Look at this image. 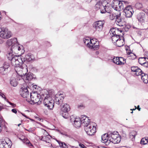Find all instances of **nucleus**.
<instances>
[{"mask_svg": "<svg viewBox=\"0 0 148 148\" xmlns=\"http://www.w3.org/2000/svg\"><path fill=\"white\" fill-rule=\"evenodd\" d=\"M30 97L32 102L35 101L38 102H51L53 100L49 95L42 94L41 95H38L37 92H34L32 93H30Z\"/></svg>", "mask_w": 148, "mask_h": 148, "instance_id": "1", "label": "nucleus"}, {"mask_svg": "<svg viewBox=\"0 0 148 148\" xmlns=\"http://www.w3.org/2000/svg\"><path fill=\"white\" fill-rule=\"evenodd\" d=\"M97 2L95 5V8L97 10L99 9L101 13H105L108 12L107 10L108 9L110 4L106 0H97Z\"/></svg>", "mask_w": 148, "mask_h": 148, "instance_id": "2", "label": "nucleus"}, {"mask_svg": "<svg viewBox=\"0 0 148 148\" xmlns=\"http://www.w3.org/2000/svg\"><path fill=\"white\" fill-rule=\"evenodd\" d=\"M128 4V2L127 1L114 0L112 3V6L115 10L120 11L124 9V6Z\"/></svg>", "mask_w": 148, "mask_h": 148, "instance_id": "3", "label": "nucleus"}, {"mask_svg": "<svg viewBox=\"0 0 148 148\" xmlns=\"http://www.w3.org/2000/svg\"><path fill=\"white\" fill-rule=\"evenodd\" d=\"M122 32V30L116 28H113L110 29L109 32L112 36V40L114 43L121 37L120 36Z\"/></svg>", "mask_w": 148, "mask_h": 148, "instance_id": "4", "label": "nucleus"}, {"mask_svg": "<svg viewBox=\"0 0 148 148\" xmlns=\"http://www.w3.org/2000/svg\"><path fill=\"white\" fill-rule=\"evenodd\" d=\"M95 124L94 123L91 122L88 126L85 127V130L88 135L92 136L96 132Z\"/></svg>", "mask_w": 148, "mask_h": 148, "instance_id": "5", "label": "nucleus"}, {"mask_svg": "<svg viewBox=\"0 0 148 148\" xmlns=\"http://www.w3.org/2000/svg\"><path fill=\"white\" fill-rule=\"evenodd\" d=\"M12 36L11 31L6 28L1 27L0 28V37L4 39H8Z\"/></svg>", "mask_w": 148, "mask_h": 148, "instance_id": "6", "label": "nucleus"}, {"mask_svg": "<svg viewBox=\"0 0 148 148\" xmlns=\"http://www.w3.org/2000/svg\"><path fill=\"white\" fill-rule=\"evenodd\" d=\"M116 133H118L117 132H114L113 133H110L109 135V139H110V143L112 142L114 144L119 143L121 140V137L119 136L118 134H116Z\"/></svg>", "mask_w": 148, "mask_h": 148, "instance_id": "7", "label": "nucleus"}, {"mask_svg": "<svg viewBox=\"0 0 148 148\" xmlns=\"http://www.w3.org/2000/svg\"><path fill=\"white\" fill-rule=\"evenodd\" d=\"M10 60L11 61L13 65H14L15 66L20 65L23 64L21 56H14L13 57L11 58Z\"/></svg>", "mask_w": 148, "mask_h": 148, "instance_id": "8", "label": "nucleus"}, {"mask_svg": "<svg viewBox=\"0 0 148 148\" xmlns=\"http://www.w3.org/2000/svg\"><path fill=\"white\" fill-rule=\"evenodd\" d=\"M104 21H98L94 23L93 27L96 31H101L103 27Z\"/></svg>", "mask_w": 148, "mask_h": 148, "instance_id": "9", "label": "nucleus"}, {"mask_svg": "<svg viewBox=\"0 0 148 148\" xmlns=\"http://www.w3.org/2000/svg\"><path fill=\"white\" fill-rule=\"evenodd\" d=\"M15 69L17 73L20 76H23L26 73L27 69L26 68H23L21 64L15 66Z\"/></svg>", "mask_w": 148, "mask_h": 148, "instance_id": "10", "label": "nucleus"}, {"mask_svg": "<svg viewBox=\"0 0 148 148\" xmlns=\"http://www.w3.org/2000/svg\"><path fill=\"white\" fill-rule=\"evenodd\" d=\"M10 49L11 50L12 52H14L16 54L19 53L20 54H22L23 51V46L21 45H18L17 44L12 46Z\"/></svg>", "mask_w": 148, "mask_h": 148, "instance_id": "11", "label": "nucleus"}, {"mask_svg": "<svg viewBox=\"0 0 148 148\" xmlns=\"http://www.w3.org/2000/svg\"><path fill=\"white\" fill-rule=\"evenodd\" d=\"M58 105H60L61 111L68 112L70 110V107L69 104L63 102H56Z\"/></svg>", "mask_w": 148, "mask_h": 148, "instance_id": "12", "label": "nucleus"}, {"mask_svg": "<svg viewBox=\"0 0 148 148\" xmlns=\"http://www.w3.org/2000/svg\"><path fill=\"white\" fill-rule=\"evenodd\" d=\"M21 58L23 64L25 62H30L34 59L33 55L30 53H28L25 56H21Z\"/></svg>", "mask_w": 148, "mask_h": 148, "instance_id": "13", "label": "nucleus"}, {"mask_svg": "<svg viewBox=\"0 0 148 148\" xmlns=\"http://www.w3.org/2000/svg\"><path fill=\"white\" fill-rule=\"evenodd\" d=\"M81 118L82 124L84 127L88 126L90 123V120L89 119V118L86 115H82L81 116Z\"/></svg>", "mask_w": 148, "mask_h": 148, "instance_id": "14", "label": "nucleus"}, {"mask_svg": "<svg viewBox=\"0 0 148 148\" xmlns=\"http://www.w3.org/2000/svg\"><path fill=\"white\" fill-rule=\"evenodd\" d=\"M70 120L71 122H73V124L75 127H79L82 124L81 118H76L73 119H71Z\"/></svg>", "mask_w": 148, "mask_h": 148, "instance_id": "15", "label": "nucleus"}, {"mask_svg": "<svg viewBox=\"0 0 148 148\" xmlns=\"http://www.w3.org/2000/svg\"><path fill=\"white\" fill-rule=\"evenodd\" d=\"M110 133L108 132L107 134H105L101 136V142L105 143L106 145H108L110 143V141L108 137Z\"/></svg>", "mask_w": 148, "mask_h": 148, "instance_id": "16", "label": "nucleus"}, {"mask_svg": "<svg viewBox=\"0 0 148 148\" xmlns=\"http://www.w3.org/2000/svg\"><path fill=\"white\" fill-rule=\"evenodd\" d=\"M131 71L135 72L134 74L137 76L142 74V71L138 66H133L131 68Z\"/></svg>", "mask_w": 148, "mask_h": 148, "instance_id": "17", "label": "nucleus"}, {"mask_svg": "<svg viewBox=\"0 0 148 148\" xmlns=\"http://www.w3.org/2000/svg\"><path fill=\"white\" fill-rule=\"evenodd\" d=\"M17 40L16 38H14L10 39L8 40L6 42V45L7 46H12L17 44Z\"/></svg>", "mask_w": 148, "mask_h": 148, "instance_id": "18", "label": "nucleus"}, {"mask_svg": "<svg viewBox=\"0 0 148 148\" xmlns=\"http://www.w3.org/2000/svg\"><path fill=\"white\" fill-rule=\"evenodd\" d=\"M114 44L115 45L118 47H121L124 45L125 42L123 37L122 36H121Z\"/></svg>", "mask_w": 148, "mask_h": 148, "instance_id": "19", "label": "nucleus"}, {"mask_svg": "<svg viewBox=\"0 0 148 148\" xmlns=\"http://www.w3.org/2000/svg\"><path fill=\"white\" fill-rule=\"evenodd\" d=\"M62 94L60 93V92H58L55 95L54 100H53L54 102L62 101L64 99L63 96H62Z\"/></svg>", "mask_w": 148, "mask_h": 148, "instance_id": "20", "label": "nucleus"}, {"mask_svg": "<svg viewBox=\"0 0 148 148\" xmlns=\"http://www.w3.org/2000/svg\"><path fill=\"white\" fill-rule=\"evenodd\" d=\"M21 92V94L23 97L25 98L28 96L29 92L27 88H22V90Z\"/></svg>", "mask_w": 148, "mask_h": 148, "instance_id": "21", "label": "nucleus"}, {"mask_svg": "<svg viewBox=\"0 0 148 148\" xmlns=\"http://www.w3.org/2000/svg\"><path fill=\"white\" fill-rule=\"evenodd\" d=\"M145 14L143 13H140L137 15V18L138 21L141 23L144 21Z\"/></svg>", "mask_w": 148, "mask_h": 148, "instance_id": "22", "label": "nucleus"}, {"mask_svg": "<svg viewBox=\"0 0 148 148\" xmlns=\"http://www.w3.org/2000/svg\"><path fill=\"white\" fill-rule=\"evenodd\" d=\"M141 78L143 82L145 84L148 83V75L144 73H142V74L140 75Z\"/></svg>", "mask_w": 148, "mask_h": 148, "instance_id": "23", "label": "nucleus"}, {"mask_svg": "<svg viewBox=\"0 0 148 148\" xmlns=\"http://www.w3.org/2000/svg\"><path fill=\"white\" fill-rule=\"evenodd\" d=\"M97 40L95 38L92 39H90V49L96 48V46L97 45H95V44H96V42H97Z\"/></svg>", "mask_w": 148, "mask_h": 148, "instance_id": "24", "label": "nucleus"}, {"mask_svg": "<svg viewBox=\"0 0 148 148\" xmlns=\"http://www.w3.org/2000/svg\"><path fill=\"white\" fill-rule=\"evenodd\" d=\"M121 15V13L119 12V14H116L115 13H112L110 15V18L111 20H112L116 19V18H119Z\"/></svg>", "mask_w": 148, "mask_h": 148, "instance_id": "25", "label": "nucleus"}, {"mask_svg": "<svg viewBox=\"0 0 148 148\" xmlns=\"http://www.w3.org/2000/svg\"><path fill=\"white\" fill-rule=\"evenodd\" d=\"M10 147L5 141H3L0 143V148H10Z\"/></svg>", "mask_w": 148, "mask_h": 148, "instance_id": "26", "label": "nucleus"}, {"mask_svg": "<svg viewBox=\"0 0 148 148\" xmlns=\"http://www.w3.org/2000/svg\"><path fill=\"white\" fill-rule=\"evenodd\" d=\"M61 134L65 136H66L71 138H73L75 135L72 133L68 134L65 132H60Z\"/></svg>", "mask_w": 148, "mask_h": 148, "instance_id": "27", "label": "nucleus"}, {"mask_svg": "<svg viewBox=\"0 0 148 148\" xmlns=\"http://www.w3.org/2000/svg\"><path fill=\"white\" fill-rule=\"evenodd\" d=\"M146 58L144 57H141L139 58L138 59V62L139 63L142 65H144L145 66L147 64V61Z\"/></svg>", "mask_w": 148, "mask_h": 148, "instance_id": "28", "label": "nucleus"}, {"mask_svg": "<svg viewBox=\"0 0 148 148\" xmlns=\"http://www.w3.org/2000/svg\"><path fill=\"white\" fill-rule=\"evenodd\" d=\"M11 85L13 86H16L18 84L16 79L15 77H12L10 82Z\"/></svg>", "mask_w": 148, "mask_h": 148, "instance_id": "29", "label": "nucleus"}, {"mask_svg": "<svg viewBox=\"0 0 148 148\" xmlns=\"http://www.w3.org/2000/svg\"><path fill=\"white\" fill-rule=\"evenodd\" d=\"M130 11H126V12H124L125 13V15L126 17H131L134 12V11L132 9H130Z\"/></svg>", "mask_w": 148, "mask_h": 148, "instance_id": "30", "label": "nucleus"}, {"mask_svg": "<svg viewBox=\"0 0 148 148\" xmlns=\"http://www.w3.org/2000/svg\"><path fill=\"white\" fill-rule=\"evenodd\" d=\"M45 103L44 104L45 105V106H47L48 107V109H49L50 110L52 109L53 108L54 105L55 104V103L56 102H48V103H45Z\"/></svg>", "mask_w": 148, "mask_h": 148, "instance_id": "31", "label": "nucleus"}, {"mask_svg": "<svg viewBox=\"0 0 148 148\" xmlns=\"http://www.w3.org/2000/svg\"><path fill=\"white\" fill-rule=\"evenodd\" d=\"M26 73L23 75L24 76V78L25 80H27L29 81L33 79V77L32 75L28 73L27 74H26Z\"/></svg>", "mask_w": 148, "mask_h": 148, "instance_id": "32", "label": "nucleus"}, {"mask_svg": "<svg viewBox=\"0 0 148 148\" xmlns=\"http://www.w3.org/2000/svg\"><path fill=\"white\" fill-rule=\"evenodd\" d=\"M119 63L118 65H123L125 62V59L122 57H119Z\"/></svg>", "mask_w": 148, "mask_h": 148, "instance_id": "33", "label": "nucleus"}, {"mask_svg": "<svg viewBox=\"0 0 148 148\" xmlns=\"http://www.w3.org/2000/svg\"><path fill=\"white\" fill-rule=\"evenodd\" d=\"M42 140L46 143H50V140L49 138L46 136H44L42 137Z\"/></svg>", "mask_w": 148, "mask_h": 148, "instance_id": "34", "label": "nucleus"}, {"mask_svg": "<svg viewBox=\"0 0 148 148\" xmlns=\"http://www.w3.org/2000/svg\"><path fill=\"white\" fill-rule=\"evenodd\" d=\"M90 38H88V39H85V40H84V42L85 45H86L89 48H90Z\"/></svg>", "mask_w": 148, "mask_h": 148, "instance_id": "35", "label": "nucleus"}, {"mask_svg": "<svg viewBox=\"0 0 148 148\" xmlns=\"http://www.w3.org/2000/svg\"><path fill=\"white\" fill-rule=\"evenodd\" d=\"M60 113L61 115L64 118L67 119L68 117V112H63L61 111Z\"/></svg>", "mask_w": 148, "mask_h": 148, "instance_id": "36", "label": "nucleus"}, {"mask_svg": "<svg viewBox=\"0 0 148 148\" xmlns=\"http://www.w3.org/2000/svg\"><path fill=\"white\" fill-rule=\"evenodd\" d=\"M11 50L10 52H8L7 54L8 58L9 60H10L11 58H12V57H13L14 56Z\"/></svg>", "mask_w": 148, "mask_h": 148, "instance_id": "37", "label": "nucleus"}, {"mask_svg": "<svg viewBox=\"0 0 148 148\" xmlns=\"http://www.w3.org/2000/svg\"><path fill=\"white\" fill-rule=\"evenodd\" d=\"M7 71L3 67L0 68V73L2 75H5Z\"/></svg>", "mask_w": 148, "mask_h": 148, "instance_id": "38", "label": "nucleus"}, {"mask_svg": "<svg viewBox=\"0 0 148 148\" xmlns=\"http://www.w3.org/2000/svg\"><path fill=\"white\" fill-rule=\"evenodd\" d=\"M127 5H126V6H124V8L123 10V11L124 12H126V11H130V9H132L130 5L127 6Z\"/></svg>", "mask_w": 148, "mask_h": 148, "instance_id": "39", "label": "nucleus"}, {"mask_svg": "<svg viewBox=\"0 0 148 148\" xmlns=\"http://www.w3.org/2000/svg\"><path fill=\"white\" fill-rule=\"evenodd\" d=\"M58 142L59 143V145H61L62 147H63V148H68V145L64 143L61 142H60L59 141H58Z\"/></svg>", "mask_w": 148, "mask_h": 148, "instance_id": "40", "label": "nucleus"}, {"mask_svg": "<svg viewBox=\"0 0 148 148\" xmlns=\"http://www.w3.org/2000/svg\"><path fill=\"white\" fill-rule=\"evenodd\" d=\"M119 57H116V58H114L113 59V62L116 64L118 65V63H119Z\"/></svg>", "mask_w": 148, "mask_h": 148, "instance_id": "41", "label": "nucleus"}, {"mask_svg": "<svg viewBox=\"0 0 148 148\" xmlns=\"http://www.w3.org/2000/svg\"><path fill=\"white\" fill-rule=\"evenodd\" d=\"M9 67V64L7 62H5L3 64V67L5 69H6L7 71Z\"/></svg>", "mask_w": 148, "mask_h": 148, "instance_id": "42", "label": "nucleus"}, {"mask_svg": "<svg viewBox=\"0 0 148 148\" xmlns=\"http://www.w3.org/2000/svg\"><path fill=\"white\" fill-rule=\"evenodd\" d=\"M146 140L147 139L145 138H142L140 141V144L143 145L146 144L147 142H146Z\"/></svg>", "mask_w": 148, "mask_h": 148, "instance_id": "43", "label": "nucleus"}, {"mask_svg": "<svg viewBox=\"0 0 148 148\" xmlns=\"http://www.w3.org/2000/svg\"><path fill=\"white\" fill-rule=\"evenodd\" d=\"M41 132L43 133L44 136H47L49 135V134L44 129H42L41 130Z\"/></svg>", "mask_w": 148, "mask_h": 148, "instance_id": "44", "label": "nucleus"}, {"mask_svg": "<svg viewBox=\"0 0 148 148\" xmlns=\"http://www.w3.org/2000/svg\"><path fill=\"white\" fill-rule=\"evenodd\" d=\"M135 6L137 9H139L142 7V5L140 3H137L135 4Z\"/></svg>", "mask_w": 148, "mask_h": 148, "instance_id": "45", "label": "nucleus"}, {"mask_svg": "<svg viewBox=\"0 0 148 148\" xmlns=\"http://www.w3.org/2000/svg\"><path fill=\"white\" fill-rule=\"evenodd\" d=\"M85 107L84 104L82 103H81L78 106V108L79 109H83Z\"/></svg>", "mask_w": 148, "mask_h": 148, "instance_id": "46", "label": "nucleus"}, {"mask_svg": "<svg viewBox=\"0 0 148 148\" xmlns=\"http://www.w3.org/2000/svg\"><path fill=\"white\" fill-rule=\"evenodd\" d=\"M119 17H120V16ZM120 17H119V18H116V21L119 23V25L123 26V25H122L121 24V19H120Z\"/></svg>", "mask_w": 148, "mask_h": 148, "instance_id": "47", "label": "nucleus"}, {"mask_svg": "<svg viewBox=\"0 0 148 148\" xmlns=\"http://www.w3.org/2000/svg\"><path fill=\"white\" fill-rule=\"evenodd\" d=\"M136 133L134 131H132L130 134V137L132 136L133 138H134L135 136L136 135Z\"/></svg>", "mask_w": 148, "mask_h": 148, "instance_id": "48", "label": "nucleus"}, {"mask_svg": "<svg viewBox=\"0 0 148 148\" xmlns=\"http://www.w3.org/2000/svg\"><path fill=\"white\" fill-rule=\"evenodd\" d=\"M0 95L5 99V101H7V102H9L8 101L6 100V97L3 93L0 92Z\"/></svg>", "mask_w": 148, "mask_h": 148, "instance_id": "49", "label": "nucleus"}, {"mask_svg": "<svg viewBox=\"0 0 148 148\" xmlns=\"http://www.w3.org/2000/svg\"><path fill=\"white\" fill-rule=\"evenodd\" d=\"M139 105H138L137 106V107L136 108V106H135V109H130V110H135L136 109H137L139 111H140V108H139Z\"/></svg>", "mask_w": 148, "mask_h": 148, "instance_id": "50", "label": "nucleus"}, {"mask_svg": "<svg viewBox=\"0 0 148 148\" xmlns=\"http://www.w3.org/2000/svg\"><path fill=\"white\" fill-rule=\"evenodd\" d=\"M25 140L26 142L25 143V144H30V145H31V143H30L29 140L25 138Z\"/></svg>", "mask_w": 148, "mask_h": 148, "instance_id": "51", "label": "nucleus"}, {"mask_svg": "<svg viewBox=\"0 0 148 148\" xmlns=\"http://www.w3.org/2000/svg\"><path fill=\"white\" fill-rule=\"evenodd\" d=\"M41 102H31L30 104L31 105H34L36 104L37 105H39L41 103Z\"/></svg>", "mask_w": 148, "mask_h": 148, "instance_id": "52", "label": "nucleus"}, {"mask_svg": "<svg viewBox=\"0 0 148 148\" xmlns=\"http://www.w3.org/2000/svg\"><path fill=\"white\" fill-rule=\"evenodd\" d=\"M131 54V56L133 57V58H132V60H134V59L136 58V56L135 55H134V54L132 53Z\"/></svg>", "mask_w": 148, "mask_h": 148, "instance_id": "53", "label": "nucleus"}, {"mask_svg": "<svg viewBox=\"0 0 148 148\" xmlns=\"http://www.w3.org/2000/svg\"><path fill=\"white\" fill-rule=\"evenodd\" d=\"M27 130L29 132H32L33 131L34 129L33 128H29L28 130Z\"/></svg>", "mask_w": 148, "mask_h": 148, "instance_id": "54", "label": "nucleus"}, {"mask_svg": "<svg viewBox=\"0 0 148 148\" xmlns=\"http://www.w3.org/2000/svg\"><path fill=\"white\" fill-rule=\"evenodd\" d=\"M8 103H10V104L12 106L14 107H15L16 106L15 104H14V103H12V102H8Z\"/></svg>", "mask_w": 148, "mask_h": 148, "instance_id": "55", "label": "nucleus"}, {"mask_svg": "<svg viewBox=\"0 0 148 148\" xmlns=\"http://www.w3.org/2000/svg\"><path fill=\"white\" fill-rule=\"evenodd\" d=\"M79 146L80 147H81L82 148H83L84 147H85V146L84 145L81 143H80L79 144Z\"/></svg>", "mask_w": 148, "mask_h": 148, "instance_id": "56", "label": "nucleus"}, {"mask_svg": "<svg viewBox=\"0 0 148 148\" xmlns=\"http://www.w3.org/2000/svg\"><path fill=\"white\" fill-rule=\"evenodd\" d=\"M12 111L13 112L15 113V114L16 113H17V111L15 109H12Z\"/></svg>", "mask_w": 148, "mask_h": 148, "instance_id": "57", "label": "nucleus"}, {"mask_svg": "<svg viewBox=\"0 0 148 148\" xmlns=\"http://www.w3.org/2000/svg\"><path fill=\"white\" fill-rule=\"evenodd\" d=\"M32 87V88H33V89H34V88L36 89V87L37 86L36 85H34L33 84H32L31 85Z\"/></svg>", "mask_w": 148, "mask_h": 148, "instance_id": "58", "label": "nucleus"}, {"mask_svg": "<svg viewBox=\"0 0 148 148\" xmlns=\"http://www.w3.org/2000/svg\"><path fill=\"white\" fill-rule=\"evenodd\" d=\"M5 108V106H0V110H1L2 109Z\"/></svg>", "mask_w": 148, "mask_h": 148, "instance_id": "59", "label": "nucleus"}, {"mask_svg": "<svg viewBox=\"0 0 148 148\" xmlns=\"http://www.w3.org/2000/svg\"><path fill=\"white\" fill-rule=\"evenodd\" d=\"M2 116H0V124H1L2 122Z\"/></svg>", "mask_w": 148, "mask_h": 148, "instance_id": "60", "label": "nucleus"}, {"mask_svg": "<svg viewBox=\"0 0 148 148\" xmlns=\"http://www.w3.org/2000/svg\"><path fill=\"white\" fill-rule=\"evenodd\" d=\"M4 42V40L2 39H0V43L1 44H2Z\"/></svg>", "mask_w": 148, "mask_h": 148, "instance_id": "61", "label": "nucleus"}, {"mask_svg": "<svg viewBox=\"0 0 148 148\" xmlns=\"http://www.w3.org/2000/svg\"><path fill=\"white\" fill-rule=\"evenodd\" d=\"M22 142L24 143H25L26 142L25 140V138H23V139L22 140Z\"/></svg>", "mask_w": 148, "mask_h": 148, "instance_id": "62", "label": "nucleus"}, {"mask_svg": "<svg viewBox=\"0 0 148 148\" xmlns=\"http://www.w3.org/2000/svg\"><path fill=\"white\" fill-rule=\"evenodd\" d=\"M56 148H63V147H62L61 145H59V146H57Z\"/></svg>", "mask_w": 148, "mask_h": 148, "instance_id": "63", "label": "nucleus"}, {"mask_svg": "<svg viewBox=\"0 0 148 148\" xmlns=\"http://www.w3.org/2000/svg\"><path fill=\"white\" fill-rule=\"evenodd\" d=\"M145 138L147 140H146V142H147V144L148 143V137H145Z\"/></svg>", "mask_w": 148, "mask_h": 148, "instance_id": "64", "label": "nucleus"}]
</instances>
